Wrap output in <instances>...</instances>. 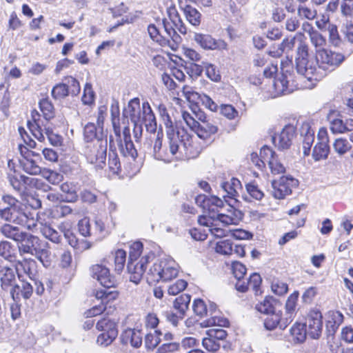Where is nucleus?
<instances>
[{
  "label": "nucleus",
  "mask_w": 353,
  "mask_h": 353,
  "mask_svg": "<svg viewBox=\"0 0 353 353\" xmlns=\"http://www.w3.org/2000/svg\"><path fill=\"white\" fill-rule=\"evenodd\" d=\"M268 316L264 320V326L267 330H272L277 326L280 327L279 314L274 311L267 314Z\"/></svg>",
  "instance_id": "8fccbe9b"
},
{
  "label": "nucleus",
  "mask_w": 353,
  "mask_h": 353,
  "mask_svg": "<svg viewBox=\"0 0 353 353\" xmlns=\"http://www.w3.org/2000/svg\"><path fill=\"white\" fill-rule=\"evenodd\" d=\"M218 132V127L210 121H203L199 123L194 132L197 137L204 141L210 139L211 136L215 134Z\"/></svg>",
  "instance_id": "aec40b11"
},
{
  "label": "nucleus",
  "mask_w": 353,
  "mask_h": 353,
  "mask_svg": "<svg viewBox=\"0 0 353 353\" xmlns=\"http://www.w3.org/2000/svg\"><path fill=\"white\" fill-rule=\"evenodd\" d=\"M295 135V128L293 125H285L281 132L274 135L272 138L275 147L280 150H285L290 148L292 139Z\"/></svg>",
  "instance_id": "2eb2a0df"
},
{
  "label": "nucleus",
  "mask_w": 353,
  "mask_h": 353,
  "mask_svg": "<svg viewBox=\"0 0 353 353\" xmlns=\"http://www.w3.org/2000/svg\"><path fill=\"white\" fill-rule=\"evenodd\" d=\"M23 170L28 174L32 175L41 174L43 169H41L37 163L30 158V153L23 155V159L20 161Z\"/></svg>",
  "instance_id": "393cba45"
},
{
  "label": "nucleus",
  "mask_w": 353,
  "mask_h": 353,
  "mask_svg": "<svg viewBox=\"0 0 353 353\" xmlns=\"http://www.w3.org/2000/svg\"><path fill=\"white\" fill-rule=\"evenodd\" d=\"M295 37L285 39L276 50H270L269 54L273 57H279L284 52L291 51L294 47Z\"/></svg>",
  "instance_id": "c85d7f7f"
},
{
  "label": "nucleus",
  "mask_w": 353,
  "mask_h": 353,
  "mask_svg": "<svg viewBox=\"0 0 353 353\" xmlns=\"http://www.w3.org/2000/svg\"><path fill=\"white\" fill-rule=\"evenodd\" d=\"M203 65L205 69V74L210 79L216 82L221 80V74L215 65L204 62H203Z\"/></svg>",
  "instance_id": "864d4df0"
},
{
  "label": "nucleus",
  "mask_w": 353,
  "mask_h": 353,
  "mask_svg": "<svg viewBox=\"0 0 353 353\" xmlns=\"http://www.w3.org/2000/svg\"><path fill=\"white\" fill-rule=\"evenodd\" d=\"M262 279L261 276L257 273H253L248 279L249 288H251L254 291L256 294H258L260 291V285Z\"/></svg>",
  "instance_id": "052dcab7"
},
{
  "label": "nucleus",
  "mask_w": 353,
  "mask_h": 353,
  "mask_svg": "<svg viewBox=\"0 0 353 353\" xmlns=\"http://www.w3.org/2000/svg\"><path fill=\"white\" fill-rule=\"evenodd\" d=\"M121 338L123 343H130L134 347H139L142 344V334L139 330L127 329L123 332Z\"/></svg>",
  "instance_id": "4be33fe9"
},
{
  "label": "nucleus",
  "mask_w": 353,
  "mask_h": 353,
  "mask_svg": "<svg viewBox=\"0 0 353 353\" xmlns=\"http://www.w3.org/2000/svg\"><path fill=\"white\" fill-rule=\"evenodd\" d=\"M117 335L118 331L103 332L98 336L97 343L101 345L108 346L113 342Z\"/></svg>",
  "instance_id": "a18cd8bd"
},
{
  "label": "nucleus",
  "mask_w": 353,
  "mask_h": 353,
  "mask_svg": "<svg viewBox=\"0 0 353 353\" xmlns=\"http://www.w3.org/2000/svg\"><path fill=\"white\" fill-rule=\"evenodd\" d=\"M196 203L205 208L210 203L213 204L216 207H221L223 205V201L221 199L215 196H212L210 198L207 197L205 194H199L195 199Z\"/></svg>",
  "instance_id": "4c0bfd02"
},
{
  "label": "nucleus",
  "mask_w": 353,
  "mask_h": 353,
  "mask_svg": "<svg viewBox=\"0 0 353 353\" xmlns=\"http://www.w3.org/2000/svg\"><path fill=\"white\" fill-rule=\"evenodd\" d=\"M289 80L287 76L281 74V77L276 78L274 81V87L276 91L279 94H287L292 91V89L289 88Z\"/></svg>",
  "instance_id": "e433bc0d"
},
{
  "label": "nucleus",
  "mask_w": 353,
  "mask_h": 353,
  "mask_svg": "<svg viewBox=\"0 0 353 353\" xmlns=\"http://www.w3.org/2000/svg\"><path fill=\"white\" fill-rule=\"evenodd\" d=\"M202 344L210 352H216L220 347L219 342L209 336L203 339Z\"/></svg>",
  "instance_id": "69168bd1"
},
{
  "label": "nucleus",
  "mask_w": 353,
  "mask_h": 353,
  "mask_svg": "<svg viewBox=\"0 0 353 353\" xmlns=\"http://www.w3.org/2000/svg\"><path fill=\"white\" fill-rule=\"evenodd\" d=\"M188 285L186 281L179 279L174 283L170 285L168 288V293L169 295L175 296L183 291Z\"/></svg>",
  "instance_id": "09e8293b"
},
{
  "label": "nucleus",
  "mask_w": 353,
  "mask_h": 353,
  "mask_svg": "<svg viewBox=\"0 0 353 353\" xmlns=\"http://www.w3.org/2000/svg\"><path fill=\"white\" fill-rule=\"evenodd\" d=\"M279 314L280 328L284 330L289 324H290L294 320L295 315L287 312L285 310L284 312H276Z\"/></svg>",
  "instance_id": "680f3d73"
},
{
  "label": "nucleus",
  "mask_w": 353,
  "mask_h": 353,
  "mask_svg": "<svg viewBox=\"0 0 353 353\" xmlns=\"http://www.w3.org/2000/svg\"><path fill=\"white\" fill-rule=\"evenodd\" d=\"M310 40L312 46L315 48L316 52L319 49H325L326 46L325 38L318 31L310 37Z\"/></svg>",
  "instance_id": "603ef678"
},
{
  "label": "nucleus",
  "mask_w": 353,
  "mask_h": 353,
  "mask_svg": "<svg viewBox=\"0 0 353 353\" xmlns=\"http://www.w3.org/2000/svg\"><path fill=\"white\" fill-rule=\"evenodd\" d=\"M104 289L97 290L94 292L97 299L101 300L105 305L110 301H114L118 297V292L112 290V287H104Z\"/></svg>",
  "instance_id": "bb28decb"
},
{
  "label": "nucleus",
  "mask_w": 353,
  "mask_h": 353,
  "mask_svg": "<svg viewBox=\"0 0 353 353\" xmlns=\"http://www.w3.org/2000/svg\"><path fill=\"white\" fill-rule=\"evenodd\" d=\"M183 12L188 21L194 26H198L201 20V13L191 6H186Z\"/></svg>",
  "instance_id": "2f4dec72"
},
{
  "label": "nucleus",
  "mask_w": 353,
  "mask_h": 353,
  "mask_svg": "<svg viewBox=\"0 0 353 353\" xmlns=\"http://www.w3.org/2000/svg\"><path fill=\"white\" fill-rule=\"evenodd\" d=\"M218 254L230 256L233 254V243L230 240H223L217 242L214 248Z\"/></svg>",
  "instance_id": "37998d69"
},
{
  "label": "nucleus",
  "mask_w": 353,
  "mask_h": 353,
  "mask_svg": "<svg viewBox=\"0 0 353 353\" xmlns=\"http://www.w3.org/2000/svg\"><path fill=\"white\" fill-rule=\"evenodd\" d=\"M345 60V56L340 52L327 49L316 51V61L319 70L332 72L337 68Z\"/></svg>",
  "instance_id": "6e6552de"
},
{
  "label": "nucleus",
  "mask_w": 353,
  "mask_h": 353,
  "mask_svg": "<svg viewBox=\"0 0 353 353\" xmlns=\"http://www.w3.org/2000/svg\"><path fill=\"white\" fill-rule=\"evenodd\" d=\"M179 267L172 260H161L154 263L149 269L146 274V279L150 284L160 281L163 282L170 281L177 277Z\"/></svg>",
  "instance_id": "20e7f679"
},
{
  "label": "nucleus",
  "mask_w": 353,
  "mask_h": 353,
  "mask_svg": "<svg viewBox=\"0 0 353 353\" xmlns=\"http://www.w3.org/2000/svg\"><path fill=\"white\" fill-rule=\"evenodd\" d=\"M272 195L275 199H282L292 193V189L298 185V181L292 176H283L272 182Z\"/></svg>",
  "instance_id": "9b49d317"
},
{
  "label": "nucleus",
  "mask_w": 353,
  "mask_h": 353,
  "mask_svg": "<svg viewBox=\"0 0 353 353\" xmlns=\"http://www.w3.org/2000/svg\"><path fill=\"white\" fill-rule=\"evenodd\" d=\"M126 259V252L123 250H118L114 255L115 270L121 272L125 265Z\"/></svg>",
  "instance_id": "6e6d98bb"
},
{
  "label": "nucleus",
  "mask_w": 353,
  "mask_h": 353,
  "mask_svg": "<svg viewBox=\"0 0 353 353\" xmlns=\"http://www.w3.org/2000/svg\"><path fill=\"white\" fill-rule=\"evenodd\" d=\"M0 255L5 259L12 261L16 257V249L11 243L1 241L0 243Z\"/></svg>",
  "instance_id": "f704fd0d"
},
{
  "label": "nucleus",
  "mask_w": 353,
  "mask_h": 353,
  "mask_svg": "<svg viewBox=\"0 0 353 353\" xmlns=\"http://www.w3.org/2000/svg\"><path fill=\"white\" fill-rule=\"evenodd\" d=\"M41 111L43 113L44 123L54 116V107L48 99H43L39 102Z\"/></svg>",
  "instance_id": "ea45409f"
},
{
  "label": "nucleus",
  "mask_w": 353,
  "mask_h": 353,
  "mask_svg": "<svg viewBox=\"0 0 353 353\" xmlns=\"http://www.w3.org/2000/svg\"><path fill=\"white\" fill-rule=\"evenodd\" d=\"M301 133L303 136V152L304 156H308L314 141V132L309 124L305 123L301 127Z\"/></svg>",
  "instance_id": "412c9836"
},
{
  "label": "nucleus",
  "mask_w": 353,
  "mask_h": 353,
  "mask_svg": "<svg viewBox=\"0 0 353 353\" xmlns=\"http://www.w3.org/2000/svg\"><path fill=\"white\" fill-rule=\"evenodd\" d=\"M41 176L46 179L49 183L53 185L59 183L63 181V176L61 174L48 169H43Z\"/></svg>",
  "instance_id": "de8ad7c7"
},
{
  "label": "nucleus",
  "mask_w": 353,
  "mask_h": 353,
  "mask_svg": "<svg viewBox=\"0 0 353 353\" xmlns=\"http://www.w3.org/2000/svg\"><path fill=\"white\" fill-rule=\"evenodd\" d=\"M208 222H199L196 227L190 230L191 236L196 241H204L207 236L210 229L208 228Z\"/></svg>",
  "instance_id": "cd10ccee"
},
{
  "label": "nucleus",
  "mask_w": 353,
  "mask_h": 353,
  "mask_svg": "<svg viewBox=\"0 0 353 353\" xmlns=\"http://www.w3.org/2000/svg\"><path fill=\"white\" fill-rule=\"evenodd\" d=\"M333 149L339 156H343L352 149V145L344 138H337L333 143Z\"/></svg>",
  "instance_id": "58836bf2"
},
{
  "label": "nucleus",
  "mask_w": 353,
  "mask_h": 353,
  "mask_svg": "<svg viewBox=\"0 0 353 353\" xmlns=\"http://www.w3.org/2000/svg\"><path fill=\"white\" fill-rule=\"evenodd\" d=\"M91 274L103 287H114L117 283V280L111 275L109 269L101 264L93 265Z\"/></svg>",
  "instance_id": "ddd939ff"
},
{
  "label": "nucleus",
  "mask_w": 353,
  "mask_h": 353,
  "mask_svg": "<svg viewBox=\"0 0 353 353\" xmlns=\"http://www.w3.org/2000/svg\"><path fill=\"white\" fill-rule=\"evenodd\" d=\"M84 139L88 143L95 142L99 139L101 135L102 139H107L106 134L103 132V128L97 129L92 123H88L84 128Z\"/></svg>",
  "instance_id": "b1692460"
},
{
  "label": "nucleus",
  "mask_w": 353,
  "mask_h": 353,
  "mask_svg": "<svg viewBox=\"0 0 353 353\" xmlns=\"http://www.w3.org/2000/svg\"><path fill=\"white\" fill-rule=\"evenodd\" d=\"M120 141L119 149L122 154L125 157H130L134 159L137 156V152L132 140L122 141L121 139Z\"/></svg>",
  "instance_id": "a19ab883"
},
{
  "label": "nucleus",
  "mask_w": 353,
  "mask_h": 353,
  "mask_svg": "<svg viewBox=\"0 0 353 353\" xmlns=\"http://www.w3.org/2000/svg\"><path fill=\"white\" fill-rule=\"evenodd\" d=\"M292 336L297 342H303L306 336V327L305 324L295 323L290 329Z\"/></svg>",
  "instance_id": "79ce46f5"
},
{
  "label": "nucleus",
  "mask_w": 353,
  "mask_h": 353,
  "mask_svg": "<svg viewBox=\"0 0 353 353\" xmlns=\"http://www.w3.org/2000/svg\"><path fill=\"white\" fill-rule=\"evenodd\" d=\"M123 116L130 119L134 123L135 131L141 132L143 124L149 132H154L157 130L156 118L148 102L143 103L141 107L139 99H132L124 110Z\"/></svg>",
  "instance_id": "f03ea898"
},
{
  "label": "nucleus",
  "mask_w": 353,
  "mask_h": 353,
  "mask_svg": "<svg viewBox=\"0 0 353 353\" xmlns=\"http://www.w3.org/2000/svg\"><path fill=\"white\" fill-rule=\"evenodd\" d=\"M298 14L301 18L312 20L316 15V11L305 6H300L298 8Z\"/></svg>",
  "instance_id": "0e129e2a"
},
{
  "label": "nucleus",
  "mask_w": 353,
  "mask_h": 353,
  "mask_svg": "<svg viewBox=\"0 0 353 353\" xmlns=\"http://www.w3.org/2000/svg\"><path fill=\"white\" fill-rule=\"evenodd\" d=\"M193 40L203 49L207 50H226L228 44L223 40L216 39L209 34L198 33L194 34Z\"/></svg>",
  "instance_id": "f8f14e48"
},
{
  "label": "nucleus",
  "mask_w": 353,
  "mask_h": 353,
  "mask_svg": "<svg viewBox=\"0 0 353 353\" xmlns=\"http://www.w3.org/2000/svg\"><path fill=\"white\" fill-rule=\"evenodd\" d=\"M150 133L153 135L150 139L154 141L152 154L157 160L171 162L184 157L193 158L199 152V148L193 145L194 137L183 128H178L176 133L168 132L164 143L161 130Z\"/></svg>",
  "instance_id": "f257e3e1"
},
{
  "label": "nucleus",
  "mask_w": 353,
  "mask_h": 353,
  "mask_svg": "<svg viewBox=\"0 0 353 353\" xmlns=\"http://www.w3.org/2000/svg\"><path fill=\"white\" fill-rule=\"evenodd\" d=\"M96 328L99 331L110 332V331H118L114 321L108 319L103 318L99 320L96 325Z\"/></svg>",
  "instance_id": "49530a36"
},
{
  "label": "nucleus",
  "mask_w": 353,
  "mask_h": 353,
  "mask_svg": "<svg viewBox=\"0 0 353 353\" xmlns=\"http://www.w3.org/2000/svg\"><path fill=\"white\" fill-rule=\"evenodd\" d=\"M39 232L46 238L54 243H59L60 236L59 232L50 227L47 223L39 222Z\"/></svg>",
  "instance_id": "7c9ffc66"
},
{
  "label": "nucleus",
  "mask_w": 353,
  "mask_h": 353,
  "mask_svg": "<svg viewBox=\"0 0 353 353\" xmlns=\"http://www.w3.org/2000/svg\"><path fill=\"white\" fill-rule=\"evenodd\" d=\"M1 231L5 236L20 242V252L34 254L39 251V239L34 235L27 234L21 228L6 223L2 226Z\"/></svg>",
  "instance_id": "7ed1b4c3"
},
{
  "label": "nucleus",
  "mask_w": 353,
  "mask_h": 353,
  "mask_svg": "<svg viewBox=\"0 0 353 353\" xmlns=\"http://www.w3.org/2000/svg\"><path fill=\"white\" fill-rule=\"evenodd\" d=\"M309 60V46L303 39H300L296 49L295 59L296 67L298 72H305L306 61Z\"/></svg>",
  "instance_id": "a211bd4d"
},
{
  "label": "nucleus",
  "mask_w": 353,
  "mask_h": 353,
  "mask_svg": "<svg viewBox=\"0 0 353 353\" xmlns=\"http://www.w3.org/2000/svg\"><path fill=\"white\" fill-rule=\"evenodd\" d=\"M192 307L194 312L201 317L207 314L208 312H210L212 315L216 308L214 305H210L209 310H208L204 301L200 299L194 301Z\"/></svg>",
  "instance_id": "c9c22d12"
},
{
  "label": "nucleus",
  "mask_w": 353,
  "mask_h": 353,
  "mask_svg": "<svg viewBox=\"0 0 353 353\" xmlns=\"http://www.w3.org/2000/svg\"><path fill=\"white\" fill-rule=\"evenodd\" d=\"M179 343H166L157 349V353H174L179 350Z\"/></svg>",
  "instance_id": "774afa93"
},
{
  "label": "nucleus",
  "mask_w": 353,
  "mask_h": 353,
  "mask_svg": "<svg viewBox=\"0 0 353 353\" xmlns=\"http://www.w3.org/2000/svg\"><path fill=\"white\" fill-rule=\"evenodd\" d=\"M343 321V315L336 310H330L326 314V331L329 337L333 336Z\"/></svg>",
  "instance_id": "f3484780"
},
{
  "label": "nucleus",
  "mask_w": 353,
  "mask_h": 353,
  "mask_svg": "<svg viewBox=\"0 0 353 353\" xmlns=\"http://www.w3.org/2000/svg\"><path fill=\"white\" fill-rule=\"evenodd\" d=\"M107 145V139L102 138L95 142L88 143L85 149L88 161L95 165L97 168H103L105 165Z\"/></svg>",
  "instance_id": "423d86ee"
},
{
  "label": "nucleus",
  "mask_w": 353,
  "mask_h": 353,
  "mask_svg": "<svg viewBox=\"0 0 353 353\" xmlns=\"http://www.w3.org/2000/svg\"><path fill=\"white\" fill-rule=\"evenodd\" d=\"M161 332L158 331H154V333L148 334L145 336V343L148 348L154 349L161 342L160 335Z\"/></svg>",
  "instance_id": "3c124183"
},
{
  "label": "nucleus",
  "mask_w": 353,
  "mask_h": 353,
  "mask_svg": "<svg viewBox=\"0 0 353 353\" xmlns=\"http://www.w3.org/2000/svg\"><path fill=\"white\" fill-rule=\"evenodd\" d=\"M69 94L68 86L65 83H59L56 85L52 90V95L54 99H63Z\"/></svg>",
  "instance_id": "4d7b16f0"
},
{
  "label": "nucleus",
  "mask_w": 353,
  "mask_h": 353,
  "mask_svg": "<svg viewBox=\"0 0 353 353\" xmlns=\"http://www.w3.org/2000/svg\"><path fill=\"white\" fill-rule=\"evenodd\" d=\"M323 316L319 311H312L308 315L305 325L307 334L314 339H319L323 328Z\"/></svg>",
  "instance_id": "4468645a"
},
{
  "label": "nucleus",
  "mask_w": 353,
  "mask_h": 353,
  "mask_svg": "<svg viewBox=\"0 0 353 353\" xmlns=\"http://www.w3.org/2000/svg\"><path fill=\"white\" fill-rule=\"evenodd\" d=\"M14 267L19 277L23 273L28 275L33 281L34 291L37 295L41 296L43 294L46 290L44 283L34 278L36 272V262L34 260L23 259L22 261H17L14 264Z\"/></svg>",
  "instance_id": "1a4fd4ad"
},
{
  "label": "nucleus",
  "mask_w": 353,
  "mask_h": 353,
  "mask_svg": "<svg viewBox=\"0 0 353 353\" xmlns=\"http://www.w3.org/2000/svg\"><path fill=\"white\" fill-rule=\"evenodd\" d=\"M112 123L114 128V134L119 138H121L120 133V127L119 122V110L118 105H112L111 107Z\"/></svg>",
  "instance_id": "5fc2aeb1"
},
{
  "label": "nucleus",
  "mask_w": 353,
  "mask_h": 353,
  "mask_svg": "<svg viewBox=\"0 0 353 353\" xmlns=\"http://www.w3.org/2000/svg\"><path fill=\"white\" fill-rule=\"evenodd\" d=\"M190 302V296L186 294L181 295L174 300V307L178 310L180 315V319H183L186 310L188 308Z\"/></svg>",
  "instance_id": "72a5a7b5"
},
{
  "label": "nucleus",
  "mask_w": 353,
  "mask_h": 353,
  "mask_svg": "<svg viewBox=\"0 0 353 353\" xmlns=\"http://www.w3.org/2000/svg\"><path fill=\"white\" fill-rule=\"evenodd\" d=\"M330 152L328 143L318 142L314 146L312 152V157L315 161L327 159Z\"/></svg>",
  "instance_id": "473e14b6"
},
{
  "label": "nucleus",
  "mask_w": 353,
  "mask_h": 353,
  "mask_svg": "<svg viewBox=\"0 0 353 353\" xmlns=\"http://www.w3.org/2000/svg\"><path fill=\"white\" fill-rule=\"evenodd\" d=\"M48 124V122L44 123L41 115L34 111L32 112V121L28 122L29 130L38 141L40 142L45 141V133L52 145L54 146L60 145L61 144V137L54 133Z\"/></svg>",
  "instance_id": "39448f33"
},
{
  "label": "nucleus",
  "mask_w": 353,
  "mask_h": 353,
  "mask_svg": "<svg viewBox=\"0 0 353 353\" xmlns=\"http://www.w3.org/2000/svg\"><path fill=\"white\" fill-rule=\"evenodd\" d=\"M305 70V72L299 73L310 81H318L325 75V73L319 70L316 63H314L312 61H306Z\"/></svg>",
  "instance_id": "5701e85b"
},
{
  "label": "nucleus",
  "mask_w": 353,
  "mask_h": 353,
  "mask_svg": "<svg viewBox=\"0 0 353 353\" xmlns=\"http://www.w3.org/2000/svg\"><path fill=\"white\" fill-rule=\"evenodd\" d=\"M273 299L270 297H265L262 301L255 305V309L263 314H269L274 311Z\"/></svg>",
  "instance_id": "c03bdc74"
},
{
  "label": "nucleus",
  "mask_w": 353,
  "mask_h": 353,
  "mask_svg": "<svg viewBox=\"0 0 353 353\" xmlns=\"http://www.w3.org/2000/svg\"><path fill=\"white\" fill-rule=\"evenodd\" d=\"M271 288L273 292L279 296L285 294L288 290L287 283L278 279L272 281Z\"/></svg>",
  "instance_id": "bf43d9fd"
},
{
  "label": "nucleus",
  "mask_w": 353,
  "mask_h": 353,
  "mask_svg": "<svg viewBox=\"0 0 353 353\" xmlns=\"http://www.w3.org/2000/svg\"><path fill=\"white\" fill-rule=\"evenodd\" d=\"M221 114L228 119H234L238 117V111L231 105H222L220 108Z\"/></svg>",
  "instance_id": "338daca9"
},
{
  "label": "nucleus",
  "mask_w": 353,
  "mask_h": 353,
  "mask_svg": "<svg viewBox=\"0 0 353 353\" xmlns=\"http://www.w3.org/2000/svg\"><path fill=\"white\" fill-rule=\"evenodd\" d=\"M221 188L226 193L225 195L223 196L225 199L228 198L237 201L239 192L242 190L241 181L236 178H232L230 181L223 183Z\"/></svg>",
  "instance_id": "6ab92c4d"
},
{
  "label": "nucleus",
  "mask_w": 353,
  "mask_h": 353,
  "mask_svg": "<svg viewBox=\"0 0 353 353\" xmlns=\"http://www.w3.org/2000/svg\"><path fill=\"white\" fill-rule=\"evenodd\" d=\"M167 13L168 18L163 20L165 32L173 41L177 42L180 39L177 31L185 34L187 32V28L174 6H170L167 9Z\"/></svg>",
  "instance_id": "0eeeda50"
},
{
  "label": "nucleus",
  "mask_w": 353,
  "mask_h": 353,
  "mask_svg": "<svg viewBox=\"0 0 353 353\" xmlns=\"http://www.w3.org/2000/svg\"><path fill=\"white\" fill-rule=\"evenodd\" d=\"M94 92L92 90L91 83H87L85 85L82 101L84 104H91L94 100Z\"/></svg>",
  "instance_id": "e2e57ef3"
},
{
  "label": "nucleus",
  "mask_w": 353,
  "mask_h": 353,
  "mask_svg": "<svg viewBox=\"0 0 353 353\" xmlns=\"http://www.w3.org/2000/svg\"><path fill=\"white\" fill-rule=\"evenodd\" d=\"M17 199L10 195L2 197V200L0 201V219L23 221V217L26 215L17 208Z\"/></svg>",
  "instance_id": "9d476101"
},
{
  "label": "nucleus",
  "mask_w": 353,
  "mask_h": 353,
  "mask_svg": "<svg viewBox=\"0 0 353 353\" xmlns=\"http://www.w3.org/2000/svg\"><path fill=\"white\" fill-rule=\"evenodd\" d=\"M137 261L129 259L127 270L130 274V281L138 284L145 272V265L148 262V257H142L139 261Z\"/></svg>",
  "instance_id": "dca6fc26"
},
{
  "label": "nucleus",
  "mask_w": 353,
  "mask_h": 353,
  "mask_svg": "<svg viewBox=\"0 0 353 353\" xmlns=\"http://www.w3.org/2000/svg\"><path fill=\"white\" fill-rule=\"evenodd\" d=\"M60 190L63 195V200L66 202H75L78 199L75 187L72 183L65 182L61 185Z\"/></svg>",
  "instance_id": "c756f323"
},
{
  "label": "nucleus",
  "mask_w": 353,
  "mask_h": 353,
  "mask_svg": "<svg viewBox=\"0 0 353 353\" xmlns=\"http://www.w3.org/2000/svg\"><path fill=\"white\" fill-rule=\"evenodd\" d=\"M325 29H326L329 32L330 42L334 46H338L340 42V38L337 27L334 24L325 23Z\"/></svg>",
  "instance_id": "13d9d810"
},
{
  "label": "nucleus",
  "mask_w": 353,
  "mask_h": 353,
  "mask_svg": "<svg viewBox=\"0 0 353 353\" xmlns=\"http://www.w3.org/2000/svg\"><path fill=\"white\" fill-rule=\"evenodd\" d=\"M2 273L3 275L0 279L1 288L4 291H10L17 283L14 271L12 268L7 267Z\"/></svg>",
  "instance_id": "a878e982"
}]
</instances>
